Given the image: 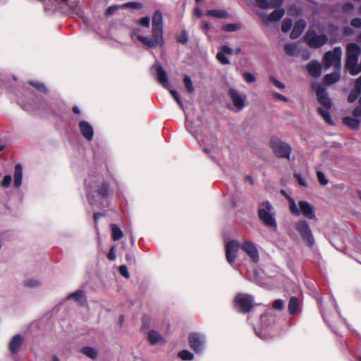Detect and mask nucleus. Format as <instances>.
Masks as SVG:
<instances>
[{"instance_id":"1","label":"nucleus","mask_w":361,"mask_h":361,"mask_svg":"<svg viewBox=\"0 0 361 361\" xmlns=\"http://www.w3.org/2000/svg\"><path fill=\"white\" fill-rule=\"evenodd\" d=\"M239 248H241L253 262H258L259 253L255 243L250 240H245L243 244H240L236 240H231L226 245V259L231 266H235L234 262Z\"/></svg>"},{"instance_id":"2","label":"nucleus","mask_w":361,"mask_h":361,"mask_svg":"<svg viewBox=\"0 0 361 361\" xmlns=\"http://www.w3.org/2000/svg\"><path fill=\"white\" fill-rule=\"evenodd\" d=\"M313 89L316 92V95L319 102L324 108H318V113L322 116V118H324L326 123L333 126L334 121L329 113V109H331L332 106V103L327 96L325 88L318 85H313Z\"/></svg>"},{"instance_id":"3","label":"nucleus","mask_w":361,"mask_h":361,"mask_svg":"<svg viewBox=\"0 0 361 361\" xmlns=\"http://www.w3.org/2000/svg\"><path fill=\"white\" fill-rule=\"evenodd\" d=\"M102 183L99 177L96 176H89L85 180V188L87 190V197L90 204H93V198L91 192L97 191L98 194L102 197H105L109 195V185L106 183Z\"/></svg>"},{"instance_id":"4","label":"nucleus","mask_w":361,"mask_h":361,"mask_svg":"<svg viewBox=\"0 0 361 361\" xmlns=\"http://www.w3.org/2000/svg\"><path fill=\"white\" fill-rule=\"evenodd\" d=\"M258 214L259 219L266 226L271 228L274 231L277 230L276 213L269 202L265 201L259 205Z\"/></svg>"},{"instance_id":"5","label":"nucleus","mask_w":361,"mask_h":361,"mask_svg":"<svg viewBox=\"0 0 361 361\" xmlns=\"http://www.w3.org/2000/svg\"><path fill=\"white\" fill-rule=\"evenodd\" d=\"M289 209L290 212L295 216H300L302 214L305 218L308 219H315L316 215L314 207L311 204L306 201H300L298 202V207L295 202L291 197L288 198Z\"/></svg>"},{"instance_id":"6","label":"nucleus","mask_w":361,"mask_h":361,"mask_svg":"<svg viewBox=\"0 0 361 361\" xmlns=\"http://www.w3.org/2000/svg\"><path fill=\"white\" fill-rule=\"evenodd\" d=\"M296 231L307 245L312 247L314 244V238L308 223L305 220H299L295 224Z\"/></svg>"},{"instance_id":"7","label":"nucleus","mask_w":361,"mask_h":361,"mask_svg":"<svg viewBox=\"0 0 361 361\" xmlns=\"http://www.w3.org/2000/svg\"><path fill=\"white\" fill-rule=\"evenodd\" d=\"M342 56V49L340 47H336L333 51H327L324 56V63L326 68L334 66L335 68L340 69Z\"/></svg>"},{"instance_id":"8","label":"nucleus","mask_w":361,"mask_h":361,"mask_svg":"<svg viewBox=\"0 0 361 361\" xmlns=\"http://www.w3.org/2000/svg\"><path fill=\"white\" fill-rule=\"evenodd\" d=\"M271 147L276 157L290 159L292 148L288 143L274 138L271 140Z\"/></svg>"},{"instance_id":"9","label":"nucleus","mask_w":361,"mask_h":361,"mask_svg":"<svg viewBox=\"0 0 361 361\" xmlns=\"http://www.w3.org/2000/svg\"><path fill=\"white\" fill-rule=\"evenodd\" d=\"M305 39L309 47L314 49L322 47L328 41V37L326 35H318L312 29L308 30L305 34Z\"/></svg>"},{"instance_id":"10","label":"nucleus","mask_w":361,"mask_h":361,"mask_svg":"<svg viewBox=\"0 0 361 361\" xmlns=\"http://www.w3.org/2000/svg\"><path fill=\"white\" fill-rule=\"evenodd\" d=\"M228 95L233 104V110L236 112L240 111L245 106L247 97L237 90L231 88L228 91Z\"/></svg>"},{"instance_id":"11","label":"nucleus","mask_w":361,"mask_h":361,"mask_svg":"<svg viewBox=\"0 0 361 361\" xmlns=\"http://www.w3.org/2000/svg\"><path fill=\"white\" fill-rule=\"evenodd\" d=\"M152 38L137 35V39L147 47L151 49L155 48L157 46L163 47L164 44L163 35L155 34V32L152 30Z\"/></svg>"},{"instance_id":"12","label":"nucleus","mask_w":361,"mask_h":361,"mask_svg":"<svg viewBox=\"0 0 361 361\" xmlns=\"http://www.w3.org/2000/svg\"><path fill=\"white\" fill-rule=\"evenodd\" d=\"M189 343L190 347L197 353H201L205 347L206 338L203 334L192 333L189 335Z\"/></svg>"},{"instance_id":"13","label":"nucleus","mask_w":361,"mask_h":361,"mask_svg":"<svg viewBox=\"0 0 361 361\" xmlns=\"http://www.w3.org/2000/svg\"><path fill=\"white\" fill-rule=\"evenodd\" d=\"M253 301L254 299L252 296L243 293L238 294L235 298V303L243 312H247L251 310Z\"/></svg>"},{"instance_id":"14","label":"nucleus","mask_w":361,"mask_h":361,"mask_svg":"<svg viewBox=\"0 0 361 361\" xmlns=\"http://www.w3.org/2000/svg\"><path fill=\"white\" fill-rule=\"evenodd\" d=\"M152 68L156 70V79L158 82L164 88L169 89L170 84L169 82L168 75L162 66L159 64H154Z\"/></svg>"},{"instance_id":"15","label":"nucleus","mask_w":361,"mask_h":361,"mask_svg":"<svg viewBox=\"0 0 361 361\" xmlns=\"http://www.w3.org/2000/svg\"><path fill=\"white\" fill-rule=\"evenodd\" d=\"M152 30L155 34L163 35V16L160 11L157 10L152 17Z\"/></svg>"},{"instance_id":"16","label":"nucleus","mask_w":361,"mask_h":361,"mask_svg":"<svg viewBox=\"0 0 361 361\" xmlns=\"http://www.w3.org/2000/svg\"><path fill=\"white\" fill-rule=\"evenodd\" d=\"M23 338L20 335L17 334V335H15L14 336H13L8 343L9 351L13 355L16 354L19 351V350L23 344Z\"/></svg>"},{"instance_id":"17","label":"nucleus","mask_w":361,"mask_h":361,"mask_svg":"<svg viewBox=\"0 0 361 361\" xmlns=\"http://www.w3.org/2000/svg\"><path fill=\"white\" fill-rule=\"evenodd\" d=\"M82 135L89 141L92 140L94 135L93 128L90 123L82 121L79 124Z\"/></svg>"},{"instance_id":"18","label":"nucleus","mask_w":361,"mask_h":361,"mask_svg":"<svg viewBox=\"0 0 361 361\" xmlns=\"http://www.w3.org/2000/svg\"><path fill=\"white\" fill-rule=\"evenodd\" d=\"M305 27L306 22L304 20L301 19L296 21L290 32V38L293 39L298 38L303 32Z\"/></svg>"},{"instance_id":"19","label":"nucleus","mask_w":361,"mask_h":361,"mask_svg":"<svg viewBox=\"0 0 361 361\" xmlns=\"http://www.w3.org/2000/svg\"><path fill=\"white\" fill-rule=\"evenodd\" d=\"M307 69L310 75L318 78L322 73V66L317 61H312L307 65Z\"/></svg>"},{"instance_id":"20","label":"nucleus","mask_w":361,"mask_h":361,"mask_svg":"<svg viewBox=\"0 0 361 361\" xmlns=\"http://www.w3.org/2000/svg\"><path fill=\"white\" fill-rule=\"evenodd\" d=\"M285 14V10L282 8H276L264 20L265 23L279 21Z\"/></svg>"},{"instance_id":"21","label":"nucleus","mask_w":361,"mask_h":361,"mask_svg":"<svg viewBox=\"0 0 361 361\" xmlns=\"http://www.w3.org/2000/svg\"><path fill=\"white\" fill-rule=\"evenodd\" d=\"M262 8H275L282 5L283 0H256Z\"/></svg>"},{"instance_id":"22","label":"nucleus","mask_w":361,"mask_h":361,"mask_svg":"<svg viewBox=\"0 0 361 361\" xmlns=\"http://www.w3.org/2000/svg\"><path fill=\"white\" fill-rule=\"evenodd\" d=\"M23 168L20 164H16L14 171V185L16 188H19L22 183Z\"/></svg>"},{"instance_id":"23","label":"nucleus","mask_w":361,"mask_h":361,"mask_svg":"<svg viewBox=\"0 0 361 361\" xmlns=\"http://www.w3.org/2000/svg\"><path fill=\"white\" fill-rule=\"evenodd\" d=\"M68 300H75V301L83 303L85 302V292L82 290H78L75 292H73L69 294L67 297Z\"/></svg>"},{"instance_id":"24","label":"nucleus","mask_w":361,"mask_h":361,"mask_svg":"<svg viewBox=\"0 0 361 361\" xmlns=\"http://www.w3.org/2000/svg\"><path fill=\"white\" fill-rule=\"evenodd\" d=\"M207 14L209 16H212L217 18H228L229 15L228 12L224 9H212L209 10Z\"/></svg>"},{"instance_id":"25","label":"nucleus","mask_w":361,"mask_h":361,"mask_svg":"<svg viewBox=\"0 0 361 361\" xmlns=\"http://www.w3.org/2000/svg\"><path fill=\"white\" fill-rule=\"evenodd\" d=\"M341 75L339 71H335L330 74H327L325 75L324 80L326 85H332L336 82H338L340 79Z\"/></svg>"},{"instance_id":"26","label":"nucleus","mask_w":361,"mask_h":361,"mask_svg":"<svg viewBox=\"0 0 361 361\" xmlns=\"http://www.w3.org/2000/svg\"><path fill=\"white\" fill-rule=\"evenodd\" d=\"M243 28V24L240 22L234 23H228L223 25L221 30L224 32H236Z\"/></svg>"},{"instance_id":"27","label":"nucleus","mask_w":361,"mask_h":361,"mask_svg":"<svg viewBox=\"0 0 361 361\" xmlns=\"http://www.w3.org/2000/svg\"><path fill=\"white\" fill-rule=\"evenodd\" d=\"M343 123L353 130H357L360 126V120L355 118L348 116L343 118Z\"/></svg>"},{"instance_id":"28","label":"nucleus","mask_w":361,"mask_h":361,"mask_svg":"<svg viewBox=\"0 0 361 361\" xmlns=\"http://www.w3.org/2000/svg\"><path fill=\"white\" fill-rule=\"evenodd\" d=\"M284 50L286 54L293 56L298 54L299 49L296 44H287L284 47Z\"/></svg>"},{"instance_id":"29","label":"nucleus","mask_w":361,"mask_h":361,"mask_svg":"<svg viewBox=\"0 0 361 361\" xmlns=\"http://www.w3.org/2000/svg\"><path fill=\"white\" fill-rule=\"evenodd\" d=\"M112 238L114 240L116 241L121 239L123 236V231L116 224L111 225Z\"/></svg>"},{"instance_id":"30","label":"nucleus","mask_w":361,"mask_h":361,"mask_svg":"<svg viewBox=\"0 0 361 361\" xmlns=\"http://www.w3.org/2000/svg\"><path fill=\"white\" fill-rule=\"evenodd\" d=\"M148 339L151 344L154 345L158 342L162 341V337L156 331L151 330L148 333Z\"/></svg>"},{"instance_id":"31","label":"nucleus","mask_w":361,"mask_h":361,"mask_svg":"<svg viewBox=\"0 0 361 361\" xmlns=\"http://www.w3.org/2000/svg\"><path fill=\"white\" fill-rule=\"evenodd\" d=\"M298 309V300L296 297H291L288 303V311L290 314H294Z\"/></svg>"},{"instance_id":"32","label":"nucleus","mask_w":361,"mask_h":361,"mask_svg":"<svg viewBox=\"0 0 361 361\" xmlns=\"http://www.w3.org/2000/svg\"><path fill=\"white\" fill-rule=\"evenodd\" d=\"M42 285V282L37 279L34 278L27 279L24 281V286L30 288H36L39 287Z\"/></svg>"},{"instance_id":"33","label":"nucleus","mask_w":361,"mask_h":361,"mask_svg":"<svg viewBox=\"0 0 361 361\" xmlns=\"http://www.w3.org/2000/svg\"><path fill=\"white\" fill-rule=\"evenodd\" d=\"M81 352L92 359H95L97 356V350L92 347H84L82 348Z\"/></svg>"},{"instance_id":"34","label":"nucleus","mask_w":361,"mask_h":361,"mask_svg":"<svg viewBox=\"0 0 361 361\" xmlns=\"http://www.w3.org/2000/svg\"><path fill=\"white\" fill-rule=\"evenodd\" d=\"M178 355L183 360H192L194 357V355L187 350L180 351Z\"/></svg>"},{"instance_id":"35","label":"nucleus","mask_w":361,"mask_h":361,"mask_svg":"<svg viewBox=\"0 0 361 361\" xmlns=\"http://www.w3.org/2000/svg\"><path fill=\"white\" fill-rule=\"evenodd\" d=\"M184 85L185 86L186 90L189 93H193L195 91V88L192 82V80L190 76L185 75L184 77Z\"/></svg>"},{"instance_id":"36","label":"nucleus","mask_w":361,"mask_h":361,"mask_svg":"<svg viewBox=\"0 0 361 361\" xmlns=\"http://www.w3.org/2000/svg\"><path fill=\"white\" fill-rule=\"evenodd\" d=\"M121 6L123 8L140 9L142 8V4L140 2L130 1L121 4Z\"/></svg>"},{"instance_id":"37","label":"nucleus","mask_w":361,"mask_h":361,"mask_svg":"<svg viewBox=\"0 0 361 361\" xmlns=\"http://www.w3.org/2000/svg\"><path fill=\"white\" fill-rule=\"evenodd\" d=\"M293 25V21L290 18H286L281 23V30L283 32L289 31Z\"/></svg>"},{"instance_id":"38","label":"nucleus","mask_w":361,"mask_h":361,"mask_svg":"<svg viewBox=\"0 0 361 361\" xmlns=\"http://www.w3.org/2000/svg\"><path fill=\"white\" fill-rule=\"evenodd\" d=\"M216 59L222 65H226L230 63V61L226 57V54L221 51L217 53Z\"/></svg>"},{"instance_id":"39","label":"nucleus","mask_w":361,"mask_h":361,"mask_svg":"<svg viewBox=\"0 0 361 361\" xmlns=\"http://www.w3.org/2000/svg\"><path fill=\"white\" fill-rule=\"evenodd\" d=\"M168 90H169L171 95L173 97V98L175 99V101L178 103V106L181 108V109L184 110L183 104L181 102L177 92L175 91L174 90L171 89V87Z\"/></svg>"},{"instance_id":"40","label":"nucleus","mask_w":361,"mask_h":361,"mask_svg":"<svg viewBox=\"0 0 361 361\" xmlns=\"http://www.w3.org/2000/svg\"><path fill=\"white\" fill-rule=\"evenodd\" d=\"M30 84L42 92H44V93L47 92V89L46 88L44 85L40 82L30 81Z\"/></svg>"},{"instance_id":"41","label":"nucleus","mask_w":361,"mask_h":361,"mask_svg":"<svg viewBox=\"0 0 361 361\" xmlns=\"http://www.w3.org/2000/svg\"><path fill=\"white\" fill-rule=\"evenodd\" d=\"M188 39H189L188 34L185 30H183L180 33V35L177 39V40L179 43H181L183 44H186L188 42Z\"/></svg>"},{"instance_id":"42","label":"nucleus","mask_w":361,"mask_h":361,"mask_svg":"<svg viewBox=\"0 0 361 361\" xmlns=\"http://www.w3.org/2000/svg\"><path fill=\"white\" fill-rule=\"evenodd\" d=\"M119 8H123L121 5H114L109 6L105 12V15L106 16H112L116 11H117Z\"/></svg>"},{"instance_id":"43","label":"nucleus","mask_w":361,"mask_h":361,"mask_svg":"<svg viewBox=\"0 0 361 361\" xmlns=\"http://www.w3.org/2000/svg\"><path fill=\"white\" fill-rule=\"evenodd\" d=\"M317 177L319 182L322 185H326L328 184V183H329L328 179L326 178L325 175L322 171L317 172Z\"/></svg>"},{"instance_id":"44","label":"nucleus","mask_w":361,"mask_h":361,"mask_svg":"<svg viewBox=\"0 0 361 361\" xmlns=\"http://www.w3.org/2000/svg\"><path fill=\"white\" fill-rule=\"evenodd\" d=\"M360 94V93L358 92L356 89L355 90H352L348 97V102H350V103L354 102L357 99Z\"/></svg>"},{"instance_id":"45","label":"nucleus","mask_w":361,"mask_h":361,"mask_svg":"<svg viewBox=\"0 0 361 361\" xmlns=\"http://www.w3.org/2000/svg\"><path fill=\"white\" fill-rule=\"evenodd\" d=\"M269 80L274 84V85L279 89L283 90L286 87L285 85L283 82L278 80L273 76H270Z\"/></svg>"},{"instance_id":"46","label":"nucleus","mask_w":361,"mask_h":361,"mask_svg":"<svg viewBox=\"0 0 361 361\" xmlns=\"http://www.w3.org/2000/svg\"><path fill=\"white\" fill-rule=\"evenodd\" d=\"M243 75L244 80L247 83L253 82L256 80L255 76L252 73H250L249 72L244 73Z\"/></svg>"},{"instance_id":"47","label":"nucleus","mask_w":361,"mask_h":361,"mask_svg":"<svg viewBox=\"0 0 361 361\" xmlns=\"http://www.w3.org/2000/svg\"><path fill=\"white\" fill-rule=\"evenodd\" d=\"M11 180H12L11 176L6 175L4 177L3 180H1V185L3 188H8L10 185Z\"/></svg>"},{"instance_id":"48","label":"nucleus","mask_w":361,"mask_h":361,"mask_svg":"<svg viewBox=\"0 0 361 361\" xmlns=\"http://www.w3.org/2000/svg\"><path fill=\"white\" fill-rule=\"evenodd\" d=\"M137 24L145 27H149L150 24V19L147 16L143 17L137 20Z\"/></svg>"},{"instance_id":"49","label":"nucleus","mask_w":361,"mask_h":361,"mask_svg":"<svg viewBox=\"0 0 361 361\" xmlns=\"http://www.w3.org/2000/svg\"><path fill=\"white\" fill-rule=\"evenodd\" d=\"M295 178L298 180V183L304 187L307 186V181L304 177H302L300 173H295L294 174Z\"/></svg>"},{"instance_id":"50","label":"nucleus","mask_w":361,"mask_h":361,"mask_svg":"<svg viewBox=\"0 0 361 361\" xmlns=\"http://www.w3.org/2000/svg\"><path fill=\"white\" fill-rule=\"evenodd\" d=\"M185 127L187 128V130L191 133L192 134L196 140L197 141H200V138L198 137L197 135V132L195 131L193 129H192V124L190 123V121L187 119L186 121V123H185Z\"/></svg>"},{"instance_id":"51","label":"nucleus","mask_w":361,"mask_h":361,"mask_svg":"<svg viewBox=\"0 0 361 361\" xmlns=\"http://www.w3.org/2000/svg\"><path fill=\"white\" fill-rule=\"evenodd\" d=\"M119 273L126 279H128L130 275L128 271V268L126 265H121L119 267Z\"/></svg>"},{"instance_id":"52","label":"nucleus","mask_w":361,"mask_h":361,"mask_svg":"<svg viewBox=\"0 0 361 361\" xmlns=\"http://www.w3.org/2000/svg\"><path fill=\"white\" fill-rule=\"evenodd\" d=\"M284 302L282 300H276L273 303V307L276 310H281L283 308Z\"/></svg>"},{"instance_id":"53","label":"nucleus","mask_w":361,"mask_h":361,"mask_svg":"<svg viewBox=\"0 0 361 361\" xmlns=\"http://www.w3.org/2000/svg\"><path fill=\"white\" fill-rule=\"evenodd\" d=\"M351 25L356 28H361V18H355L351 20Z\"/></svg>"},{"instance_id":"54","label":"nucleus","mask_w":361,"mask_h":361,"mask_svg":"<svg viewBox=\"0 0 361 361\" xmlns=\"http://www.w3.org/2000/svg\"><path fill=\"white\" fill-rule=\"evenodd\" d=\"M18 103L20 104L21 107L26 111L30 112L35 110V108L30 104H20V102H18Z\"/></svg>"},{"instance_id":"55","label":"nucleus","mask_w":361,"mask_h":361,"mask_svg":"<svg viewBox=\"0 0 361 361\" xmlns=\"http://www.w3.org/2000/svg\"><path fill=\"white\" fill-rule=\"evenodd\" d=\"M343 9L345 12H351L354 9V6L352 3H346L343 5Z\"/></svg>"},{"instance_id":"56","label":"nucleus","mask_w":361,"mask_h":361,"mask_svg":"<svg viewBox=\"0 0 361 361\" xmlns=\"http://www.w3.org/2000/svg\"><path fill=\"white\" fill-rule=\"evenodd\" d=\"M221 51L224 52V54H233V49L229 47L227 45H224L221 47Z\"/></svg>"},{"instance_id":"57","label":"nucleus","mask_w":361,"mask_h":361,"mask_svg":"<svg viewBox=\"0 0 361 361\" xmlns=\"http://www.w3.org/2000/svg\"><path fill=\"white\" fill-rule=\"evenodd\" d=\"M108 259L114 261L116 259L115 247H111L107 256Z\"/></svg>"},{"instance_id":"58","label":"nucleus","mask_w":361,"mask_h":361,"mask_svg":"<svg viewBox=\"0 0 361 361\" xmlns=\"http://www.w3.org/2000/svg\"><path fill=\"white\" fill-rule=\"evenodd\" d=\"M274 97L275 98H276L277 99L279 100H281V101H283V102H288V99L284 97L283 95L279 94V93H277V92H274L273 94Z\"/></svg>"},{"instance_id":"59","label":"nucleus","mask_w":361,"mask_h":361,"mask_svg":"<svg viewBox=\"0 0 361 361\" xmlns=\"http://www.w3.org/2000/svg\"><path fill=\"white\" fill-rule=\"evenodd\" d=\"M353 114V116L356 118L361 116V105L355 108Z\"/></svg>"},{"instance_id":"60","label":"nucleus","mask_w":361,"mask_h":361,"mask_svg":"<svg viewBox=\"0 0 361 361\" xmlns=\"http://www.w3.org/2000/svg\"><path fill=\"white\" fill-rule=\"evenodd\" d=\"M301 57L304 61L307 60L310 57V54L308 50H304L301 54Z\"/></svg>"},{"instance_id":"61","label":"nucleus","mask_w":361,"mask_h":361,"mask_svg":"<svg viewBox=\"0 0 361 361\" xmlns=\"http://www.w3.org/2000/svg\"><path fill=\"white\" fill-rule=\"evenodd\" d=\"M355 89L358 92L361 93V76L356 80Z\"/></svg>"},{"instance_id":"62","label":"nucleus","mask_w":361,"mask_h":361,"mask_svg":"<svg viewBox=\"0 0 361 361\" xmlns=\"http://www.w3.org/2000/svg\"><path fill=\"white\" fill-rule=\"evenodd\" d=\"M343 34L345 35H350L353 34V30L349 27H344Z\"/></svg>"},{"instance_id":"63","label":"nucleus","mask_w":361,"mask_h":361,"mask_svg":"<svg viewBox=\"0 0 361 361\" xmlns=\"http://www.w3.org/2000/svg\"><path fill=\"white\" fill-rule=\"evenodd\" d=\"M139 30L138 29H134L131 32L132 37H137V35H140L139 34Z\"/></svg>"},{"instance_id":"64","label":"nucleus","mask_w":361,"mask_h":361,"mask_svg":"<svg viewBox=\"0 0 361 361\" xmlns=\"http://www.w3.org/2000/svg\"><path fill=\"white\" fill-rule=\"evenodd\" d=\"M102 216H103L102 213H99V212L94 213V221H97L98 219H99V217H101Z\"/></svg>"}]
</instances>
